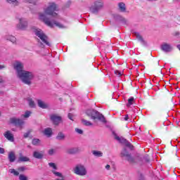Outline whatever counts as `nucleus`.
<instances>
[{"label":"nucleus","instance_id":"obj_1","mask_svg":"<svg viewBox=\"0 0 180 180\" xmlns=\"http://www.w3.org/2000/svg\"><path fill=\"white\" fill-rule=\"evenodd\" d=\"M44 12L38 13V19L44 22L49 27H58L59 29H67L68 27L64 23V20H60L57 4L54 2H49L43 7Z\"/></svg>","mask_w":180,"mask_h":180},{"label":"nucleus","instance_id":"obj_2","mask_svg":"<svg viewBox=\"0 0 180 180\" xmlns=\"http://www.w3.org/2000/svg\"><path fill=\"white\" fill-rule=\"evenodd\" d=\"M15 74L17 78H19L23 84H25V85H32V80L34 78L33 72L26 71L22 68H16Z\"/></svg>","mask_w":180,"mask_h":180},{"label":"nucleus","instance_id":"obj_3","mask_svg":"<svg viewBox=\"0 0 180 180\" xmlns=\"http://www.w3.org/2000/svg\"><path fill=\"white\" fill-rule=\"evenodd\" d=\"M32 32L38 37V43H40L41 47H44V44L50 47L51 44L49 41V37L44 34V32L39 28L36 27H32Z\"/></svg>","mask_w":180,"mask_h":180},{"label":"nucleus","instance_id":"obj_4","mask_svg":"<svg viewBox=\"0 0 180 180\" xmlns=\"http://www.w3.org/2000/svg\"><path fill=\"white\" fill-rule=\"evenodd\" d=\"M105 8V3L103 0H96L93 4L89 7L91 13L98 14L102 9Z\"/></svg>","mask_w":180,"mask_h":180},{"label":"nucleus","instance_id":"obj_5","mask_svg":"<svg viewBox=\"0 0 180 180\" xmlns=\"http://www.w3.org/2000/svg\"><path fill=\"white\" fill-rule=\"evenodd\" d=\"M86 113L87 116H89L93 120L98 119V120H100V122H102V123H106V120L105 119L103 115L101 114L96 110H88Z\"/></svg>","mask_w":180,"mask_h":180},{"label":"nucleus","instance_id":"obj_6","mask_svg":"<svg viewBox=\"0 0 180 180\" xmlns=\"http://www.w3.org/2000/svg\"><path fill=\"white\" fill-rule=\"evenodd\" d=\"M17 20L18 23L16 25L15 27L18 30H26L29 27V21L25 17H17Z\"/></svg>","mask_w":180,"mask_h":180},{"label":"nucleus","instance_id":"obj_7","mask_svg":"<svg viewBox=\"0 0 180 180\" xmlns=\"http://www.w3.org/2000/svg\"><path fill=\"white\" fill-rule=\"evenodd\" d=\"M73 172L79 176H85L88 174L86 167L82 164H78L73 168Z\"/></svg>","mask_w":180,"mask_h":180},{"label":"nucleus","instance_id":"obj_8","mask_svg":"<svg viewBox=\"0 0 180 180\" xmlns=\"http://www.w3.org/2000/svg\"><path fill=\"white\" fill-rule=\"evenodd\" d=\"M49 167H51V168H53V170H51V172H52V174H53V175H55V176H58V178H63V174H61L59 172L56 171L58 168L57 167V165H55V163L49 162Z\"/></svg>","mask_w":180,"mask_h":180},{"label":"nucleus","instance_id":"obj_9","mask_svg":"<svg viewBox=\"0 0 180 180\" xmlns=\"http://www.w3.org/2000/svg\"><path fill=\"white\" fill-rule=\"evenodd\" d=\"M10 123H11V124H14V126H19L20 127H22V126L25 124L23 120H20V118L16 117L11 118Z\"/></svg>","mask_w":180,"mask_h":180},{"label":"nucleus","instance_id":"obj_10","mask_svg":"<svg viewBox=\"0 0 180 180\" xmlns=\"http://www.w3.org/2000/svg\"><path fill=\"white\" fill-rule=\"evenodd\" d=\"M51 120L53 122V124L58 126V124L61 123L63 119L57 115H51Z\"/></svg>","mask_w":180,"mask_h":180},{"label":"nucleus","instance_id":"obj_11","mask_svg":"<svg viewBox=\"0 0 180 180\" xmlns=\"http://www.w3.org/2000/svg\"><path fill=\"white\" fill-rule=\"evenodd\" d=\"M161 50H162V51L165 53H169L172 51V46L165 42L161 45Z\"/></svg>","mask_w":180,"mask_h":180},{"label":"nucleus","instance_id":"obj_12","mask_svg":"<svg viewBox=\"0 0 180 180\" xmlns=\"http://www.w3.org/2000/svg\"><path fill=\"white\" fill-rule=\"evenodd\" d=\"M4 136L5 139H6L8 141H11V143H13L15 141V137L13 136V134L11 131H6Z\"/></svg>","mask_w":180,"mask_h":180},{"label":"nucleus","instance_id":"obj_13","mask_svg":"<svg viewBox=\"0 0 180 180\" xmlns=\"http://www.w3.org/2000/svg\"><path fill=\"white\" fill-rule=\"evenodd\" d=\"M12 65L13 68H23L25 67V64L20 60H14L12 63Z\"/></svg>","mask_w":180,"mask_h":180},{"label":"nucleus","instance_id":"obj_14","mask_svg":"<svg viewBox=\"0 0 180 180\" xmlns=\"http://www.w3.org/2000/svg\"><path fill=\"white\" fill-rule=\"evenodd\" d=\"M37 104L41 109H47L49 108V104L41 100H37Z\"/></svg>","mask_w":180,"mask_h":180},{"label":"nucleus","instance_id":"obj_15","mask_svg":"<svg viewBox=\"0 0 180 180\" xmlns=\"http://www.w3.org/2000/svg\"><path fill=\"white\" fill-rule=\"evenodd\" d=\"M135 36H136L137 40H139V41H140V43L143 46H146L147 42H146V41L144 40V39H143V37H141V35L140 34H139L138 32H136Z\"/></svg>","mask_w":180,"mask_h":180},{"label":"nucleus","instance_id":"obj_16","mask_svg":"<svg viewBox=\"0 0 180 180\" xmlns=\"http://www.w3.org/2000/svg\"><path fill=\"white\" fill-rule=\"evenodd\" d=\"M4 38L6 39V40H8L13 44L16 43V37H15L13 35L7 34L4 37Z\"/></svg>","mask_w":180,"mask_h":180},{"label":"nucleus","instance_id":"obj_17","mask_svg":"<svg viewBox=\"0 0 180 180\" xmlns=\"http://www.w3.org/2000/svg\"><path fill=\"white\" fill-rule=\"evenodd\" d=\"M29 161H30V159L29 158L22 155V153L20 154L18 162H27Z\"/></svg>","mask_w":180,"mask_h":180},{"label":"nucleus","instance_id":"obj_18","mask_svg":"<svg viewBox=\"0 0 180 180\" xmlns=\"http://www.w3.org/2000/svg\"><path fill=\"white\" fill-rule=\"evenodd\" d=\"M118 9L120 12L124 13L126 12V4L123 2H120L118 4Z\"/></svg>","mask_w":180,"mask_h":180},{"label":"nucleus","instance_id":"obj_19","mask_svg":"<svg viewBox=\"0 0 180 180\" xmlns=\"http://www.w3.org/2000/svg\"><path fill=\"white\" fill-rule=\"evenodd\" d=\"M8 160L10 162H15L16 160V155H15V152H10L8 153Z\"/></svg>","mask_w":180,"mask_h":180},{"label":"nucleus","instance_id":"obj_20","mask_svg":"<svg viewBox=\"0 0 180 180\" xmlns=\"http://www.w3.org/2000/svg\"><path fill=\"white\" fill-rule=\"evenodd\" d=\"M44 134L46 136V137H51V134H53V129L51 128H46L44 130Z\"/></svg>","mask_w":180,"mask_h":180},{"label":"nucleus","instance_id":"obj_21","mask_svg":"<svg viewBox=\"0 0 180 180\" xmlns=\"http://www.w3.org/2000/svg\"><path fill=\"white\" fill-rule=\"evenodd\" d=\"M33 157L34 158H37V160H41V158H43V153L34 151L33 153Z\"/></svg>","mask_w":180,"mask_h":180},{"label":"nucleus","instance_id":"obj_22","mask_svg":"<svg viewBox=\"0 0 180 180\" xmlns=\"http://www.w3.org/2000/svg\"><path fill=\"white\" fill-rule=\"evenodd\" d=\"M23 2L25 4H30L31 5H34V6L39 4V0H23Z\"/></svg>","mask_w":180,"mask_h":180},{"label":"nucleus","instance_id":"obj_23","mask_svg":"<svg viewBox=\"0 0 180 180\" xmlns=\"http://www.w3.org/2000/svg\"><path fill=\"white\" fill-rule=\"evenodd\" d=\"M8 4H11L14 6H19L20 2L19 0H6Z\"/></svg>","mask_w":180,"mask_h":180},{"label":"nucleus","instance_id":"obj_24","mask_svg":"<svg viewBox=\"0 0 180 180\" xmlns=\"http://www.w3.org/2000/svg\"><path fill=\"white\" fill-rule=\"evenodd\" d=\"M66 153L68 154H77L78 153V148H72L67 150Z\"/></svg>","mask_w":180,"mask_h":180},{"label":"nucleus","instance_id":"obj_25","mask_svg":"<svg viewBox=\"0 0 180 180\" xmlns=\"http://www.w3.org/2000/svg\"><path fill=\"white\" fill-rule=\"evenodd\" d=\"M93 155H94V157H103V153H102L101 151L99 150H92L91 151Z\"/></svg>","mask_w":180,"mask_h":180},{"label":"nucleus","instance_id":"obj_26","mask_svg":"<svg viewBox=\"0 0 180 180\" xmlns=\"http://www.w3.org/2000/svg\"><path fill=\"white\" fill-rule=\"evenodd\" d=\"M28 102V105L31 108H36V104L34 103V101H33V98H28L27 99Z\"/></svg>","mask_w":180,"mask_h":180},{"label":"nucleus","instance_id":"obj_27","mask_svg":"<svg viewBox=\"0 0 180 180\" xmlns=\"http://www.w3.org/2000/svg\"><path fill=\"white\" fill-rule=\"evenodd\" d=\"M56 140H65V134L63 132H59L56 136Z\"/></svg>","mask_w":180,"mask_h":180},{"label":"nucleus","instance_id":"obj_28","mask_svg":"<svg viewBox=\"0 0 180 180\" xmlns=\"http://www.w3.org/2000/svg\"><path fill=\"white\" fill-rule=\"evenodd\" d=\"M32 115V112L30 111H26L24 115H21L22 119H27L30 117V115Z\"/></svg>","mask_w":180,"mask_h":180},{"label":"nucleus","instance_id":"obj_29","mask_svg":"<svg viewBox=\"0 0 180 180\" xmlns=\"http://www.w3.org/2000/svg\"><path fill=\"white\" fill-rule=\"evenodd\" d=\"M129 155H130V153H129V152L127 151V149H126V148H124L121 152V157L127 158Z\"/></svg>","mask_w":180,"mask_h":180},{"label":"nucleus","instance_id":"obj_30","mask_svg":"<svg viewBox=\"0 0 180 180\" xmlns=\"http://www.w3.org/2000/svg\"><path fill=\"white\" fill-rule=\"evenodd\" d=\"M126 160H127V161L129 162L131 164H134V162H136V161L130 154L126 157Z\"/></svg>","mask_w":180,"mask_h":180},{"label":"nucleus","instance_id":"obj_31","mask_svg":"<svg viewBox=\"0 0 180 180\" xmlns=\"http://www.w3.org/2000/svg\"><path fill=\"white\" fill-rule=\"evenodd\" d=\"M10 174H13L15 176H19V172L16 171L15 169H9Z\"/></svg>","mask_w":180,"mask_h":180},{"label":"nucleus","instance_id":"obj_32","mask_svg":"<svg viewBox=\"0 0 180 180\" xmlns=\"http://www.w3.org/2000/svg\"><path fill=\"white\" fill-rule=\"evenodd\" d=\"M32 144H33V146H39V144H40V139H34L32 141Z\"/></svg>","mask_w":180,"mask_h":180},{"label":"nucleus","instance_id":"obj_33","mask_svg":"<svg viewBox=\"0 0 180 180\" xmlns=\"http://www.w3.org/2000/svg\"><path fill=\"white\" fill-rule=\"evenodd\" d=\"M116 140H118V141L122 143V144H125V143L127 141V140L124 139V138H120L119 136L116 137Z\"/></svg>","mask_w":180,"mask_h":180},{"label":"nucleus","instance_id":"obj_34","mask_svg":"<svg viewBox=\"0 0 180 180\" xmlns=\"http://www.w3.org/2000/svg\"><path fill=\"white\" fill-rule=\"evenodd\" d=\"M133 102H134V97H131L128 100V104H127V106H130V105H133Z\"/></svg>","mask_w":180,"mask_h":180},{"label":"nucleus","instance_id":"obj_35","mask_svg":"<svg viewBox=\"0 0 180 180\" xmlns=\"http://www.w3.org/2000/svg\"><path fill=\"white\" fill-rule=\"evenodd\" d=\"M82 123H83V124H84L85 126H92L91 122H89V121H88V120H82Z\"/></svg>","mask_w":180,"mask_h":180},{"label":"nucleus","instance_id":"obj_36","mask_svg":"<svg viewBox=\"0 0 180 180\" xmlns=\"http://www.w3.org/2000/svg\"><path fill=\"white\" fill-rule=\"evenodd\" d=\"M115 75H117V77H122V75H123V72H120L117 70L114 71Z\"/></svg>","mask_w":180,"mask_h":180},{"label":"nucleus","instance_id":"obj_37","mask_svg":"<svg viewBox=\"0 0 180 180\" xmlns=\"http://www.w3.org/2000/svg\"><path fill=\"white\" fill-rule=\"evenodd\" d=\"M19 179L20 180H27V176H25V174H20Z\"/></svg>","mask_w":180,"mask_h":180},{"label":"nucleus","instance_id":"obj_38","mask_svg":"<svg viewBox=\"0 0 180 180\" xmlns=\"http://www.w3.org/2000/svg\"><path fill=\"white\" fill-rule=\"evenodd\" d=\"M75 131L76 133H78V134H82V133H84V131H82V129H79L78 128L75 129Z\"/></svg>","mask_w":180,"mask_h":180},{"label":"nucleus","instance_id":"obj_39","mask_svg":"<svg viewBox=\"0 0 180 180\" xmlns=\"http://www.w3.org/2000/svg\"><path fill=\"white\" fill-rule=\"evenodd\" d=\"M18 170L20 171L21 172H23V171H26V167H25L23 166L22 167H18Z\"/></svg>","mask_w":180,"mask_h":180},{"label":"nucleus","instance_id":"obj_40","mask_svg":"<svg viewBox=\"0 0 180 180\" xmlns=\"http://www.w3.org/2000/svg\"><path fill=\"white\" fill-rule=\"evenodd\" d=\"M127 147H129V148H131V143L130 142H128L127 141L124 143Z\"/></svg>","mask_w":180,"mask_h":180},{"label":"nucleus","instance_id":"obj_41","mask_svg":"<svg viewBox=\"0 0 180 180\" xmlns=\"http://www.w3.org/2000/svg\"><path fill=\"white\" fill-rule=\"evenodd\" d=\"M54 153H55L54 149H51L49 150V155H53V154H54Z\"/></svg>","mask_w":180,"mask_h":180},{"label":"nucleus","instance_id":"obj_42","mask_svg":"<svg viewBox=\"0 0 180 180\" xmlns=\"http://www.w3.org/2000/svg\"><path fill=\"white\" fill-rule=\"evenodd\" d=\"M30 134V132H27L24 134L25 139H27L29 137V135Z\"/></svg>","mask_w":180,"mask_h":180},{"label":"nucleus","instance_id":"obj_43","mask_svg":"<svg viewBox=\"0 0 180 180\" xmlns=\"http://www.w3.org/2000/svg\"><path fill=\"white\" fill-rule=\"evenodd\" d=\"M68 119H70V120H72V114L69 113V114L68 115Z\"/></svg>","mask_w":180,"mask_h":180},{"label":"nucleus","instance_id":"obj_44","mask_svg":"<svg viewBox=\"0 0 180 180\" xmlns=\"http://www.w3.org/2000/svg\"><path fill=\"white\" fill-rule=\"evenodd\" d=\"M124 120H125V122H127V120H129V115H126Z\"/></svg>","mask_w":180,"mask_h":180},{"label":"nucleus","instance_id":"obj_45","mask_svg":"<svg viewBox=\"0 0 180 180\" xmlns=\"http://www.w3.org/2000/svg\"><path fill=\"white\" fill-rule=\"evenodd\" d=\"M139 180H144V176H143V174H141Z\"/></svg>","mask_w":180,"mask_h":180},{"label":"nucleus","instance_id":"obj_46","mask_svg":"<svg viewBox=\"0 0 180 180\" xmlns=\"http://www.w3.org/2000/svg\"><path fill=\"white\" fill-rule=\"evenodd\" d=\"M105 169H108V171H109V169H110V165H107L105 166Z\"/></svg>","mask_w":180,"mask_h":180},{"label":"nucleus","instance_id":"obj_47","mask_svg":"<svg viewBox=\"0 0 180 180\" xmlns=\"http://www.w3.org/2000/svg\"><path fill=\"white\" fill-rule=\"evenodd\" d=\"M4 153H5V149L4 148H1V154H4Z\"/></svg>","mask_w":180,"mask_h":180},{"label":"nucleus","instance_id":"obj_48","mask_svg":"<svg viewBox=\"0 0 180 180\" xmlns=\"http://www.w3.org/2000/svg\"><path fill=\"white\" fill-rule=\"evenodd\" d=\"M177 49L180 51V45H177Z\"/></svg>","mask_w":180,"mask_h":180},{"label":"nucleus","instance_id":"obj_49","mask_svg":"<svg viewBox=\"0 0 180 180\" xmlns=\"http://www.w3.org/2000/svg\"><path fill=\"white\" fill-rule=\"evenodd\" d=\"M30 11H33V8H30Z\"/></svg>","mask_w":180,"mask_h":180},{"label":"nucleus","instance_id":"obj_50","mask_svg":"<svg viewBox=\"0 0 180 180\" xmlns=\"http://www.w3.org/2000/svg\"><path fill=\"white\" fill-rule=\"evenodd\" d=\"M1 68H4V66L1 65Z\"/></svg>","mask_w":180,"mask_h":180},{"label":"nucleus","instance_id":"obj_51","mask_svg":"<svg viewBox=\"0 0 180 180\" xmlns=\"http://www.w3.org/2000/svg\"><path fill=\"white\" fill-rule=\"evenodd\" d=\"M167 70H168V71H170V70H171V69H167Z\"/></svg>","mask_w":180,"mask_h":180},{"label":"nucleus","instance_id":"obj_52","mask_svg":"<svg viewBox=\"0 0 180 180\" xmlns=\"http://www.w3.org/2000/svg\"><path fill=\"white\" fill-rule=\"evenodd\" d=\"M0 153H1V148H0Z\"/></svg>","mask_w":180,"mask_h":180}]
</instances>
